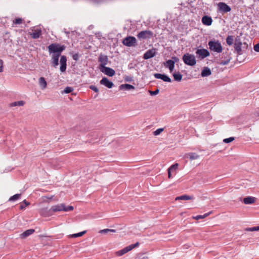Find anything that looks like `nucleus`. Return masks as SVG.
Wrapping results in <instances>:
<instances>
[{
	"label": "nucleus",
	"mask_w": 259,
	"mask_h": 259,
	"mask_svg": "<svg viewBox=\"0 0 259 259\" xmlns=\"http://www.w3.org/2000/svg\"><path fill=\"white\" fill-rule=\"evenodd\" d=\"M38 83L42 90H44L46 88L47 83L44 77H40L38 79Z\"/></svg>",
	"instance_id": "23"
},
{
	"label": "nucleus",
	"mask_w": 259,
	"mask_h": 259,
	"mask_svg": "<svg viewBox=\"0 0 259 259\" xmlns=\"http://www.w3.org/2000/svg\"><path fill=\"white\" fill-rule=\"evenodd\" d=\"M255 201V198L251 196H248L243 199V203L245 204H250L253 203Z\"/></svg>",
	"instance_id": "21"
},
{
	"label": "nucleus",
	"mask_w": 259,
	"mask_h": 259,
	"mask_svg": "<svg viewBox=\"0 0 259 259\" xmlns=\"http://www.w3.org/2000/svg\"><path fill=\"white\" fill-rule=\"evenodd\" d=\"M119 89L125 90H134L135 87L130 84H122L119 86Z\"/></svg>",
	"instance_id": "26"
},
{
	"label": "nucleus",
	"mask_w": 259,
	"mask_h": 259,
	"mask_svg": "<svg viewBox=\"0 0 259 259\" xmlns=\"http://www.w3.org/2000/svg\"><path fill=\"white\" fill-rule=\"evenodd\" d=\"M72 58L73 60L77 61L78 60L79 56L78 54H75L73 55Z\"/></svg>",
	"instance_id": "48"
},
{
	"label": "nucleus",
	"mask_w": 259,
	"mask_h": 259,
	"mask_svg": "<svg viewBox=\"0 0 259 259\" xmlns=\"http://www.w3.org/2000/svg\"><path fill=\"white\" fill-rule=\"evenodd\" d=\"M172 59V60L174 61L175 62L179 60V59L177 57H173Z\"/></svg>",
	"instance_id": "51"
},
{
	"label": "nucleus",
	"mask_w": 259,
	"mask_h": 259,
	"mask_svg": "<svg viewBox=\"0 0 259 259\" xmlns=\"http://www.w3.org/2000/svg\"><path fill=\"white\" fill-rule=\"evenodd\" d=\"M90 89H91L92 90L94 91L96 93H98L99 92L98 89L96 86H95V85H91L90 87Z\"/></svg>",
	"instance_id": "41"
},
{
	"label": "nucleus",
	"mask_w": 259,
	"mask_h": 259,
	"mask_svg": "<svg viewBox=\"0 0 259 259\" xmlns=\"http://www.w3.org/2000/svg\"><path fill=\"white\" fill-rule=\"evenodd\" d=\"M212 22V20L209 16H204L202 18V22L205 25L209 26L211 24Z\"/></svg>",
	"instance_id": "19"
},
{
	"label": "nucleus",
	"mask_w": 259,
	"mask_h": 259,
	"mask_svg": "<svg viewBox=\"0 0 259 259\" xmlns=\"http://www.w3.org/2000/svg\"><path fill=\"white\" fill-rule=\"evenodd\" d=\"M173 76L174 79L177 81H180L182 79V75L179 72L174 73Z\"/></svg>",
	"instance_id": "27"
},
{
	"label": "nucleus",
	"mask_w": 259,
	"mask_h": 259,
	"mask_svg": "<svg viewBox=\"0 0 259 259\" xmlns=\"http://www.w3.org/2000/svg\"><path fill=\"white\" fill-rule=\"evenodd\" d=\"M66 61H67V59H66V56H61L60 61V64H61L60 69V71L62 72L65 71V70L66 69Z\"/></svg>",
	"instance_id": "15"
},
{
	"label": "nucleus",
	"mask_w": 259,
	"mask_h": 259,
	"mask_svg": "<svg viewBox=\"0 0 259 259\" xmlns=\"http://www.w3.org/2000/svg\"><path fill=\"white\" fill-rule=\"evenodd\" d=\"M230 59H228V60H225V61H221V62L220 63V64L221 65H227L229 63V62H230Z\"/></svg>",
	"instance_id": "45"
},
{
	"label": "nucleus",
	"mask_w": 259,
	"mask_h": 259,
	"mask_svg": "<svg viewBox=\"0 0 259 259\" xmlns=\"http://www.w3.org/2000/svg\"><path fill=\"white\" fill-rule=\"evenodd\" d=\"M137 43V39L134 36H127L122 40V44L127 47L135 46Z\"/></svg>",
	"instance_id": "7"
},
{
	"label": "nucleus",
	"mask_w": 259,
	"mask_h": 259,
	"mask_svg": "<svg viewBox=\"0 0 259 259\" xmlns=\"http://www.w3.org/2000/svg\"><path fill=\"white\" fill-rule=\"evenodd\" d=\"M23 202L25 204V206H23V204H21V205L20 206V209H25L26 206H28L30 204V203L28 202H27L26 200H24L23 201Z\"/></svg>",
	"instance_id": "36"
},
{
	"label": "nucleus",
	"mask_w": 259,
	"mask_h": 259,
	"mask_svg": "<svg viewBox=\"0 0 259 259\" xmlns=\"http://www.w3.org/2000/svg\"><path fill=\"white\" fill-rule=\"evenodd\" d=\"M212 211H209L208 213H206L203 215H198L196 217H194L193 218L195 220H199V219H203L208 216L210 214H211Z\"/></svg>",
	"instance_id": "28"
},
{
	"label": "nucleus",
	"mask_w": 259,
	"mask_h": 259,
	"mask_svg": "<svg viewBox=\"0 0 259 259\" xmlns=\"http://www.w3.org/2000/svg\"><path fill=\"white\" fill-rule=\"evenodd\" d=\"M0 66H3V61L1 59H0Z\"/></svg>",
	"instance_id": "55"
},
{
	"label": "nucleus",
	"mask_w": 259,
	"mask_h": 259,
	"mask_svg": "<svg viewBox=\"0 0 259 259\" xmlns=\"http://www.w3.org/2000/svg\"><path fill=\"white\" fill-rule=\"evenodd\" d=\"M133 249V248L132 245H130L129 246H126L125 248H124V249L125 250V251L126 253H127V252H128L129 251Z\"/></svg>",
	"instance_id": "44"
},
{
	"label": "nucleus",
	"mask_w": 259,
	"mask_h": 259,
	"mask_svg": "<svg viewBox=\"0 0 259 259\" xmlns=\"http://www.w3.org/2000/svg\"><path fill=\"white\" fill-rule=\"evenodd\" d=\"M133 249V248L132 245H130L129 246H126L125 248H124V249L125 250V251L126 253H127V252H128L129 251Z\"/></svg>",
	"instance_id": "42"
},
{
	"label": "nucleus",
	"mask_w": 259,
	"mask_h": 259,
	"mask_svg": "<svg viewBox=\"0 0 259 259\" xmlns=\"http://www.w3.org/2000/svg\"><path fill=\"white\" fill-rule=\"evenodd\" d=\"M133 249V248L132 245H130L129 246H126L125 248H124V249L125 250V251L126 253H127V252H128L129 251Z\"/></svg>",
	"instance_id": "43"
},
{
	"label": "nucleus",
	"mask_w": 259,
	"mask_h": 259,
	"mask_svg": "<svg viewBox=\"0 0 259 259\" xmlns=\"http://www.w3.org/2000/svg\"><path fill=\"white\" fill-rule=\"evenodd\" d=\"M85 233H86V231H84L78 233L72 234V235H71V237H73V238H76V237L82 236Z\"/></svg>",
	"instance_id": "31"
},
{
	"label": "nucleus",
	"mask_w": 259,
	"mask_h": 259,
	"mask_svg": "<svg viewBox=\"0 0 259 259\" xmlns=\"http://www.w3.org/2000/svg\"><path fill=\"white\" fill-rule=\"evenodd\" d=\"M154 76L157 79H161L165 82H170L171 79L166 75L160 73H155Z\"/></svg>",
	"instance_id": "14"
},
{
	"label": "nucleus",
	"mask_w": 259,
	"mask_h": 259,
	"mask_svg": "<svg viewBox=\"0 0 259 259\" xmlns=\"http://www.w3.org/2000/svg\"><path fill=\"white\" fill-rule=\"evenodd\" d=\"M183 60L185 64L189 66H194L196 63L194 55L189 53H186L183 55Z\"/></svg>",
	"instance_id": "5"
},
{
	"label": "nucleus",
	"mask_w": 259,
	"mask_h": 259,
	"mask_svg": "<svg viewBox=\"0 0 259 259\" xmlns=\"http://www.w3.org/2000/svg\"><path fill=\"white\" fill-rule=\"evenodd\" d=\"M163 131V128H158L154 132V133H153L154 135L157 136V135H159Z\"/></svg>",
	"instance_id": "38"
},
{
	"label": "nucleus",
	"mask_w": 259,
	"mask_h": 259,
	"mask_svg": "<svg viewBox=\"0 0 259 259\" xmlns=\"http://www.w3.org/2000/svg\"><path fill=\"white\" fill-rule=\"evenodd\" d=\"M178 167V163H175L173 165H172L171 166H170L169 168H168V171H172V170H175Z\"/></svg>",
	"instance_id": "35"
},
{
	"label": "nucleus",
	"mask_w": 259,
	"mask_h": 259,
	"mask_svg": "<svg viewBox=\"0 0 259 259\" xmlns=\"http://www.w3.org/2000/svg\"><path fill=\"white\" fill-rule=\"evenodd\" d=\"M194 199V197L193 196H189L187 195H183L176 198V200H192Z\"/></svg>",
	"instance_id": "24"
},
{
	"label": "nucleus",
	"mask_w": 259,
	"mask_h": 259,
	"mask_svg": "<svg viewBox=\"0 0 259 259\" xmlns=\"http://www.w3.org/2000/svg\"><path fill=\"white\" fill-rule=\"evenodd\" d=\"M99 69L102 72L109 76H113L115 73V71L113 69L108 67L105 66Z\"/></svg>",
	"instance_id": "12"
},
{
	"label": "nucleus",
	"mask_w": 259,
	"mask_h": 259,
	"mask_svg": "<svg viewBox=\"0 0 259 259\" xmlns=\"http://www.w3.org/2000/svg\"><path fill=\"white\" fill-rule=\"evenodd\" d=\"M22 21H23L22 19H21L20 18H18L15 19L13 21V23L15 24H19H19H21L22 23Z\"/></svg>",
	"instance_id": "34"
},
{
	"label": "nucleus",
	"mask_w": 259,
	"mask_h": 259,
	"mask_svg": "<svg viewBox=\"0 0 259 259\" xmlns=\"http://www.w3.org/2000/svg\"><path fill=\"white\" fill-rule=\"evenodd\" d=\"M149 93H150V95L154 96V95H156L157 94H158L159 90L157 89V90H156L154 91H149Z\"/></svg>",
	"instance_id": "40"
},
{
	"label": "nucleus",
	"mask_w": 259,
	"mask_h": 259,
	"mask_svg": "<svg viewBox=\"0 0 259 259\" xmlns=\"http://www.w3.org/2000/svg\"><path fill=\"white\" fill-rule=\"evenodd\" d=\"M248 45L246 42L242 43L239 36H237L235 40L234 48L237 54H242L247 49Z\"/></svg>",
	"instance_id": "1"
},
{
	"label": "nucleus",
	"mask_w": 259,
	"mask_h": 259,
	"mask_svg": "<svg viewBox=\"0 0 259 259\" xmlns=\"http://www.w3.org/2000/svg\"><path fill=\"white\" fill-rule=\"evenodd\" d=\"M254 50L255 52H259V43L254 45Z\"/></svg>",
	"instance_id": "47"
},
{
	"label": "nucleus",
	"mask_w": 259,
	"mask_h": 259,
	"mask_svg": "<svg viewBox=\"0 0 259 259\" xmlns=\"http://www.w3.org/2000/svg\"><path fill=\"white\" fill-rule=\"evenodd\" d=\"M247 231H259V226L248 228L245 229Z\"/></svg>",
	"instance_id": "33"
},
{
	"label": "nucleus",
	"mask_w": 259,
	"mask_h": 259,
	"mask_svg": "<svg viewBox=\"0 0 259 259\" xmlns=\"http://www.w3.org/2000/svg\"><path fill=\"white\" fill-rule=\"evenodd\" d=\"M234 140V137H230L229 138H226L223 140V142L226 143H229L230 142H232Z\"/></svg>",
	"instance_id": "37"
},
{
	"label": "nucleus",
	"mask_w": 259,
	"mask_h": 259,
	"mask_svg": "<svg viewBox=\"0 0 259 259\" xmlns=\"http://www.w3.org/2000/svg\"><path fill=\"white\" fill-rule=\"evenodd\" d=\"M218 8L219 11L223 13H227L231 10V8L223 2H220L218 4Z\"/></svg>",
	"instance_id": "11"
},
{
	"label": "nucleus",
	"mask_w": 259,
	"mask_h": 259,
	"mask_svg": "<svg viewBox=\"0 0 259 259\" xmlns=\"http://www.w3.org/2000/svg\"><path fill=\"white\" fill-rule=\"evenodd\" d=\"M196 55L201 59L209 55V52L206 49H198L196 52Z\"/></svg>",
	"instance_id": "9"
},
{
	"label": "nucleus",
	"mask_w": 259,
	"mask_h": 259,
	"mask_svg": "<svg viewBox=\"0 0 259 259\" xmlns=\"http://www.w3.org/2000/svg\"><path fill=\"white\" fill-rule=\"evenodd\" d=\"M3 66H0V72L3 71Z\"/></svg>",
	"instance_id": "56"
},
{
	"label": "nucleus",
	"mask_w": 259,
	"mask_h": 259,
	"mask_svg": "<svg viewBox=\"0 0 259 259\" xmlns=\"http://www.w3.org/2000/svg\"><path fill=\"white\" fill-rule=\"evenodd\" d=\"M233 41L234 39L232 36L229 35L228 36H227L226 38V42L228 45H232L233 44Z\"/></svg>",
	"instance_id": "30"
},
{
	"label": "nucleus",
	"mask_w": 259,
	"mask_h": 259,
	"mask_svg": "<svg viewBox=\"0 0 259 259\" xmlns=\"http://www.w3.org/2000/svg\"><path fill=\"white\" fill-rule=\"evenodd\" d=\"M185 158H189L190 160L197 159L199 157V156L196 153H189L185 155Z\"/></svg>",
	"instance_id": "22"
},
{
	"label": "nucleus",
	"mask_w": 259,
	"mask_h": 259,
	"mask_svg": "<svg viewBox=\"0 0 259 259\" xmlns=\"http://www.w3.org/2000/svg\"><path fill=\"white\" fill-rule=\"evenodd\" d=\"M11 106H17V102H15L11 104Z\"/></svg>",
	"instance_id": "53"
},
{
	"label": "nucleus",
	"mask_w": 259,
	"mask_h": 259,
	"mask_svg": "<svg viewBox=\"0 0 259 259\" xmlns=\"http://www.w3.org/2000/svg\"><path fill=\"white\" fill-rule=\"evenodd\" d=\"M211 73L210 69L208 67H204L201 73L202 77H206L210 75Z\"/></svg>",
	"instance_id": "25"
},
{
	"label": "nucleus",
	"mask_w": 259,
	"mask_h": 259,
	"mask_svg": "<svg viewBox=\"0 0 259 259\" xmlns=\"http://www.w3.org/2000/svg\"><path fill=\"white\" fill-rule=\"evenodd\" d=\"M209 49L211 51H213L218 53L222 52L223 48L221 42L219 40H211L209 41L208 43Z\"/></svg>",
	"instance_id": "3"
},
{
	"label": "nucleus",
	"mask_w": 259,
	"mask_h": 259,
	"mask_svg": "<svg viewBox=\"0 0 259 259\" xmlns=\"http://www.w3.org/2000/svg\"><path fill=\"white\" fill-rule=\"evenodd\" d=\"M110 229H105L103 230H101L99 231L100 233H107L108 232H109Z\"/></svg>",
	"instance_id": "46"
},
{
	"label": "nucleus",
	"mask_w": 259,
	"mask_h": 259,
	"mask_svg": "<svg viewBox=\"0 0 259 259\" xmlns=\"http://www.w3.org/2000/svg\"><path fill=\"white\" fill-rule=\"evenodd\" d=\"M21 195V194H15V195L11 196L9 198V201H16V200H18V199H19L20 198Z\"/></svg>",
	"instance_id": "29"
},
{
	"label": "nucleus",
	"mask_w": 259,
	"mask_h": 259,
	"mask_svg": "<svg viewBox=\"0 0 259 259\" xmlns=\"http://www.w3.org/2000/svg\"><path fill=\"white\" fill-rule=\"evenodd\" d=\"M100 83L101 84L104 85L109 89L112 88L114 84L112 82L110 81L107 77H104L100 80Z\"/></svg>",
	"instance_id": "13"
},
{
	"label": "nucleus",
	"mask_w": 259,
	"mask_h": 259,
	"mask_svg": "<svg viewBox=\"0 0 259 259\" xmlns=\"http://www.w3.org/2000/svg\"><path fill=\"white\" fill-rule=\"evenodd\" d=\"M61 56L60 54H52V62L54 67H56L59 64V58Z\"/></svg>",
	"instance_id": "20"
},
{
	"label": "nucleus",
	"mask_w": 259,
	"mask_h": 259,
	"mask_svg": "<svg viewBox=\"0 0 259 259\" xmlns=\"http://www.w3.org/2000/svg\"><path fill=\"white\" fill-rule=\"evenodd\" d=\"M24 104V102L23 101H17V106H22Z\"/></svg>",
	"instance_id": "49"
},
{
	"label": "nucleus",
	"mask_w": 259,
	"mask_h": 259,
	"mask_svg": "<svg viewBox=\"0 0 259 259\" xmlns=\"http://www.w3.org/2000/svg\"><path fill=\"white\" fill-rule=\"evenodd\" d=\"M49 53L52 54H60L65 49V46L59 44L53 43L48 47Z\"/></svg>",
	"instance_id": "2"
},
{
	"label": "nucleus",
	"mask_w": 259,
	"mask_h": 259,
	"mask_svg": "<svg viewBox=\"0 0 259 259\" xmlns=\"http://www.w3.org/2000/svg\"><path fill=\"white\" fill-rule=\"evenodd\" d=\"M153 36V33L151 31L147 30L141 31L137 34V37L139 39H149Z\"/></svg>",
	"instance_id": "6"
},
{
	"label": "nucleus",
	"mask_w": 259,
	"mask_h": 259,
	"mask_svg": "<svg viewBox=\"0 0 259 259\" xmlns=\"http://www.w3.org/2000/svg\"><path fill=\"white\" fill-rule=\"evenodd\" d=\"M117 254L119 256H121L123 255L124 254L126 253L125 250L122 249V250H120L116 252Z\"/></svg>",
	"instance_id": "39"
},
{
	"label": "nucleus",
	"mask_w": 259,
	"mask_h": 259,
	"mask_svg": "<svg viewBox=\"0 0 259 259\" xmlns=\"http://www.w3.org/2000/svg\"><path fill=\"white\" fill-rule=\"evenodd\" d=\"M156 52L155 49H152L146 51L143 55V58L145 60L150 59L156 55Z\"/></svg>",
	"instance_id": "10"
},
{
	"label": "nucleus",
	"mask_w": 259,
	"mask_h": 259,
	"mask_svg": "<svg viewBox=\"0 0 259 259\" xmlns=\"http://www.w3.org/2000/svg\"><path fill=\"white\" fill-rule=\"evenodd\" d=\"M168 178L169 179H171V171H168Z\"/></svg>",
	"instance_id": "52"
},
{
	"label": "nucleus",
	"mask_w": 259,
	"mask_h": 259,
	"mask_svg": "<svg viewBox=\"0 0 259 259\" xmlns=\"http://www.w3.org/2000/svg\"><path fill=\"white\" fill-rule=\"evenodd\" d=\"M98 62L100 63L99 66V69L106 66L108 63V56L104 54H101L98 57Z\"/></svg>",
	"instance_id": "8"
},
{
	"label": "nucleus",
	"mask_w": 259,
	"mask_h": 259,
	"mask_svg": "<svg viewBox=\"0 0 259 259\" xmlns=\"http://www.w3.org/2000/svg\"><path fill=\"white\" fill-rule=\"evenodd\" d=\"M116 231L114 229H110L109 232L115 233Z\"/></svg>",
	"instance_id": "54"
},
{
	"label": "nucleus",
	"mask_w": 259,
	"mask_h": 259,
	"mask_svg": "<svg viewBox=\"0 0 259 259\" xmlns=\"http://www.w3.org/2000/svg\"><path fill=\"white\" fill-rule=\"evenodd\" d=\"M73 91V89L72 87H67L65 88L62 93L68 94L72 92Z\"/></svg>",
	"instance_id": "32"
},
{
	"label": "nucleus",
	"mask_w": 259,
	"mask_h": 259,
	"mask_svg": "<svg viewBox=\"0 0 259 259\" xmlns=\"http://www.w3.org/2000/svg\"><path fill=\"white\" fill-rule=\"evenodd\" d=\"M32 30L33 32L30 33V35L33 39H37L41 35V30L40 29H32Z\"/></svg>",
	"instance_id": "17"
},
{
	"label": "nucleus",
	"mask_w": 259,
	"mask_h": 259,
	"mask_svg": "<svg viewBox=\"0 0 259 259\" xmlns=\"http://www.w3.org/2000/svg\"><path fill=\"white\" fill-rule=\"evenodd\" d=\"M34 232L35 230L32 229L27 230L20 235V238L21 239L26 238L30 235L32 234Z\"/></svg>",
	"instance_id": "18"
},
{
	"label": "nucleus",
	"mask_w": 259,
	"mask_h": 259,
	"mask_svg": "<svg viewBox=\"0 0 259 259\" xmlns=\"http://www.w3.org/2000/svg\"><path fill=\"white\" fill-rule=\"evenodd\" d=\"M164 66L168 68L170 72H172L175 67V61L172 60H168L164 63Z\"/></svg>",
	"instance_id": "16"
},
{
	"label": "nucleus",
	"mask_w": 259,
	"mask_h": 259,
	"mask_svg": "<svg viewBox=\"0 0 259 259\" xmlns=\"http://www.w3.org/2000/svg\"><path fill=\"white\" fill-rule=\"evenodd\" d=\"M73 207L72 206H68L66 207L64 204H59L55 205H53L52 206V207L50 209V210L53 211V212H57V211H69L73 210Z\"/></svg>",
	"instance_id": "4"
},
{
	"label": "nucleus",
	"mask_w": 259,
	"mask_h": 259,
	"mask_svg": "<svg viewBox=\"0 0 259 259\" xmlns=\"http://www.w3.org/2000/svg\"><path fill=\"white\" fill-rule=\"evenodd\" d=\"M139 243L137 242L135 244H131V245H132L133 248H134L135 247H137L139 245Z\"/></svg>",
	"instance_id": "50"
}]
</instances>
